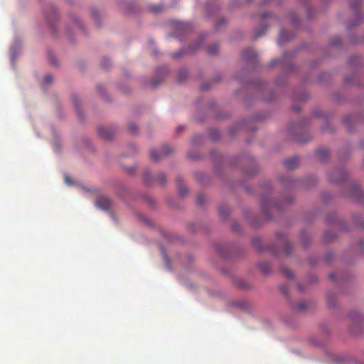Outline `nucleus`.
Instances as JSON below:
<instances>
[{
    "instance_id": "1",
    "label": "nucleus",
    "mask_w": 364,
    "mask_h": 364,
    "mask_svg": "<svg viewBox=\"0 0 364 364\" xmlns=\"http://www.w3.org/2000/svg\"><path fill=\"white\" fill-rule=\"evenodd\" d=\"M171 151L172 149L170 147L166 146L163 148L161 151L159 152L154 149L150 151L149 154L153 161H158L162 158L163 156L171 153Z\"/></svg>"
},
{
    "instance_id": "2",
    "label": "nucleus",
    "mask_w": 364,
    "mask_h": 364,
    "mask_svg": "<svg viewBox=\"0 0 364 364\" xmlns=\"http://www.w3.org/2000/svg\"><path fill=\"white\" fill-rule=\"evenodd\" d=\"M95 205L98 208H100L104 210H107L111 207V201L107 197H99L95 202Z\"/></svg>"
},
{
    "instance_id": "3",
    "label": "nucleus",
    "mask_w": 364,
    "mask_h": 364,
    "mask_svg": "<svg viewBox=\"0 0 364 364\" xmlns=\"http://www.w3.org/2000/svg\"><path fill=\"white\" fill-rule=\"evenodd\" d=\"M97 130L99 134L106 139H111L114 135V131L108 127H99Z\"/></svg>"
},
{
    "instance_id": "4",
    "label": "nucleus",
    "mask_w": 364,
    "mask_h": 364,
    "mask_svg": "<svg viewBox=\"0 0 364 364\" xmlns=\"http://www.w3.org/2000/svg\"><path fill=\"white\" fill-rule=\"evenodd\" d=\"M283 163L287 169L292 170L299 166V159L296 156H294L284 160Z\"/></svg>"
},
{
    "instance_id": "5",
    "label": "nucleus",
    "mask_w": 364,
    "mask_h": 364,
    "mask_svg": "<svg viewBox=\"0 0 364 364\" xmlns=\"http://www.w3.org/2000/svg\"><path fill=\"white\" fill-rule=\"evenodd\" d=\"M290 37H291V35L288 31H287L285 30H282L280 32L279 38H278V43L280 45L284 43Z\"/></svg>"
},
{
    "instance_id": "6",
    "label": "nucleus",
    "mask_w": 364,
    "mask_h": 364,
    "mask_svg": "<svg viewBox=\"0 0 364 364\" xmlns=\"http://www.w3.org/2000/svg\"><path fill=\"white\" fill-rule=\"evenodd\" d=\"M243 56L247 60H254L256 58V53L252 48H247L244 50Z\"/></svg>"
},
{
    "instance_id": "7",
    "label": "nucleus",
    "mask_w": 364,
    "mask_h": 364,
    "mask_svg": "<svg viewBox=\"0 0 364 364\" xmlns=\"http://www.w3.org/2000/svg\"><path fill=\"white\" fill-rule=\"evenodd\" d=\"M316 155H317V157L320 159V160H325L326 158H328V155H329V152L328 150L326 149H320L317 151L316 152Z\"/></svg>"
},
{
    "instance_id": "8",
    "label": "nucleus",
    "mask_w": 364,
    "mask_h": 364,
    "mask_svg": "<svg viewBox=\"0 0 364 364\" xmlns=\"http://www.w3.org/2000/svg\"><path fill=\"white\" fill-rule=\"evenodd\" d=\"M273 205H274L273 204V201L272 200H270V199L264 198L261 200V206H262V210L264 211L265 210L267 207L272 206Z\"/></svg>"
},
{
    "instance_id": "9",
    "label": "nucleus",
    "mask_w": 364,
    "mask_h": 364,
    "mask_svg": "<svg viewBox=\"0 0 364 364\" xmlns=\"http://www.w3.org/2000/svg\"><path fill=\"white\" fill-rule=\"evenodd\" d=\"M267 28L266 26H262L261 28H257L255 31V38L261 37L264 35Z\"/></svg>"
},
{
    "instance_id": "10",
    "label": "nucleus",
    "mask_w": 364,
    "mask_h": 364,
    "mask_svg": "<svg viewBox=\"0 0 364 364\" xmlns=\"http://www.w3.org/2000/svg\"><path fill=\"white\" fill-rule=\"evenodd\" d=\"M281 271L282 274L287 278H292L294 277L293 272L287 267H282Z\"/></svg>"
},
{
    "instance_id": "11",
    "label": "nucleus",
    "mask_w": 364,
    "mask_h": 364,
    "mask_svg": "<svg viewBox=\"0 0 364 364\" xmlns=\"http://www.w3.org/2000/svg\"><path fill=\"white\" fill-rule=\"evenodd\" d=\"M259 269L264 274H268L270 272V265L264 262L259 264Z\"/></svg>"
},
{
    "instance_id": "12",
    "label": "nucleus",
    "mask_w": 364,
    "mask_h": 364,
    "mask_svg": "<svg viewBox=\"0 0 364 364\" xmlns=\"http://www.w3.org/2000/svg\"><path fill=\"white\" fill-rule=\"evenodd\" d=\"M218 46L217 44L211 45L207 48V52L210 55L215 54L218 53Z\"/></svg>"
},
{
    "instance_id": "13",
    "label": "nucleus",
    "mask_w": 364,
    "mask_h": 364,
    "mask_svg": "<svg viewBox=\"0 0 364 364\" xmlns=\"http://www.w3.org/2000/svg\"><path fill=\"white\" fill-rule=\"evenodd\" d=\"M296 309L299 311H304L307 309V303L306 301H301L296 305Z\"/></svg>"
},
{
    "instance_id": "14",
    "label": "nucleus",
    "mask_w": 364,
    "mask_h": 364,
    "mask_svg": "<svg viewBox=\"0 0 364 364\" xmlns=\"http://www.w3.org/2000/svg\"><path fill=\"white\" fill-rule=\"evenodd\" d=\"M137 126L134 124H131L129 126V132L132 134H134L136 133L137 132Z\"/></svg>"
},
{
    "instance_id": "15",
    "label": "nucleus",
    "mask_w": 364,
    "mask_h": 364,
    "mask_svg": "<svg viewBox=\"0 0 364 364\" xmlns=\"http://www.w3.org/2000/svg\"><path fill=\"white\" fill-rule=\"evenodd\" d=\"M150 10L154 12V13H159L160 11H161L162 10V6L161 5H156V6H152L151 8H150Z\"/></svg>"
},
{
    "instance_id": "16",
    "label": "nucleus",
    "mask_w": 364,
    "mask_h": 364,
    "mask_svg": "<svg viewBox=\"0 0 364 364\" xmlns=\"http://www.w3.org/2000/svg\"><path fill=\"white\" fill-rule=\"evenodd\" d=\"M360 6V3L358 1H353L350 4V7L352 9H353L355 11H357L358 8Z\"/></svg>"
},
{
    "instance_id": "17",
    "label": "nucleus",
    "mask_w": 364,
    "mask_h": 364,
    "mask_svg": "<svg viewBox=\"0 0 364 364\" xmlns=\"http://www.w3.org/2000/svg\"><path fill=\"white\" fill-rule=\"evenodd\" d=\"M163 81V78H159V79H156V80H154L151 81V86L152 87H156L158 85H159L160 83H161V82Z\"/></svg>"
},
{
    "instance_id": "18",
    "label": "nucleus",
    "mask_w": 364,
    "mask_h": 364,
    "mask_svg": "<svg viewBox=\"0 0 364 364\" xmlns=\"http://www.w3.org/2000/svg\"><path fill=\"white\" fill-rule=\"evenodd\" d=\"M186 75H187V73H186V71H185V70H182V71H181V72H180V73H179V77H178V80L179 81H182V80H183L185 79V77H186Z\"/></svg>"
},
{
    "instance_id": "19",
    "label": "nucleus",
    "mask_w": 364,
    "mask_h": 364,
    "mask_svg": "<svg viewBox=\"0 0 364 364\" xmlns=\"http://www.w3.org/2000/svg\"><path fill=\"white\" fill-rule=\"evenodd\" d=\"M53 81V77L50 74L46 75L44 77V82L47 84L50 83Z\"/></svg>"
},
{
    "instance_id": "20",
    "label": "nucleus",
    "mask_w": 364,
    "mask_h": 364,
    "mask_svg": "<svg viewBox=\"0 0 364 364\" xmlns=\"http://www.w3.org/2000/svg\"><path fill=\"white\" fill-rule=\"evenodd\" d=\"M48 58H49V60H50L51 64H53V65H58L57 60H56L55 57L54 55H49Z\"/></svg>"
},
{
    "instance_id": "21",
    "label": "nucleus",
    "mask_w": 364,
    "mask_h": 364,
    "mask_svg": "<svg viewBox=\"0 0 364 364\" xmlns=\"http://www.w3.org/2000/svg\"><path fill=\"white\" fill-rule=\"evenodd\" d=\"M149 176L150 173L148 171L144 172V179L146 181V183H149Z\"/></svg>"
},
{
    "instance_id": "22",
    "label": "nucleus",
    "mask_w": 364,
    "mask_h": 364,
    "mask_svg": "<svg viewBox=\"0 0 364 364\" xmlns=\"http://www.w3.org/2000/svg\"><path fill=\"white\" fill-rule=\"evenodd\" d=\"M182 55V52L181 51H179V52H176V53H173L172 55H171V57L174 59H177L181 55Z\"/></svg>"
},
{
    "instance_id": "23",
    "label": "nucleus",
    "mask_w": 364,
    "mask_h": 364,
    "mask_svg": "<svg viewBox=\"0 0 364 364\" xmlns=\"http://www.w3.org/2000/svg\"><path fill=\"white\" fill-rule=\"evenodd\" d=\"M179 191L181 196H184L186 193L187 190L185 187H181Z\"/></svg>"
},
{
    "instance_id": "24",
    "label": "nucleus",
    "mask_w": 364,
    "mask_h": 364,
    "mask_svg": "<svg viewBox=\"0 0 364 364\" xmlns=\"http://www.w3.org/2000/svg\"><path fill=\"white\" fill-rule=\"evenodd\" d=\"M159 180L160 181V183L164 184L165 182V176L164 174H161L159 176Z\"/></svg>"
},
{
    "instance_id": "25",
    "label": "nucleus",
    "mask_w": 364,
    "mask_h": 364,
    "mask_svg": "<svg viewBox=\"0 0 364 364\" xmlns=\"http://www.w3.org/2000/svg\"><path fill=\"white\" fill-rule=\"evenodd\" d=\"M64 180H65V183H68V185L72 184L71 180L70 179V178L68 176H65Z\"/></svg>"
},
{
    "instance_id": "26",
    "label": "nucleus",
    "mask_w": 364,
    "mask_h": 364,
    "mask_svg": "<svg viewBox=\"0 0 364 364\" xmlns=\"http://www.w3.org/2000/svg\"><path fill=\"white\" fill-rule=\"evenodd\" d=\"M340 42H341V39H340V38L336 37V38H335V40L332 42V44H333V45H337V44L340 43Z\"/></svg>"
},
{
    "instance_id": "27",
    "label": "nucleus",
    "mask_w": 364,
    "mask_h": 364,
    "mask_svg": "<svg viewBox=\"0 0 364 364\" xmlns=\"http://www.w3.org/2000/svg\"><path fill=\"white\" fill-rule=\"evenodd\" d=\"M270 16H271V14L269 13H264V14H261V18H267V17H269Z\"/></svg>"
},
{
    "instance_id": "28",
    "label": "nucleus",
    "mask_w": 364,
    "mask_h": 364,
    "mask_svg": "<svg viewBox=\"0 0 364 364\" xmlns=\"http://www.w3.org/2000/svg\"><path fill=\"white\" fill-rule=\"evenodd\" d=\"M198 204L202 205V203H203L202 196H198Z\"/></svg>"
},
{
    "instance_id": "29",
    "label": "nucleus",
    "mask_w": 364,
    "mask_h": 364,
    "mask_svg": "<svg viewBox=\"0 0 364 364\" xmlns=\"http://www.w3.org/2000/svg\"><path fill=\"white\" fill-rule=\"evenodd\" d=\"M201 89H202L203 90H207V89H208V87H207L205 85H202V87H201Z\"/></svg>"
},
{
    "instance_id": "30",
    "label": "nucleus",
    "mask_w": 364,
    "mask_h": 364,
    "mask_svg": "<svg viewBox=\"0 0 364 364\" xmlns=\"http://www.w3.org/2000/svg\"><path fill=\"white\" fill-rule=\"evenodd\" d=\"M220 211L221 214L223 215V217H225L226 215V212H223L222 208L220 209Z\"/></svg>"
},
{
    "instance_id": "31",
    "label": "nucleus",
    "mask_w": 364,
    "mask_h": 364,
    "mask_svg": "<svg viewBox=\"0 0 364 364\" xmlns=\"http://www.w3.org/2000/svg\"><path fill=\"white\" fill-rule=\"evenodd\" d=\"M277 61H278L277 60H272V65H274V64H276V63H277Z\"/></svg>"
},
{
    "instance_id": "32",
    "label": "nucleus",
    "mask_w": 364,
    "mask_h": 364,
    "mask_svg": "<svg viewBox=\"0 0 364 364\" xmlns=\"http://www.w3.org/2000/svg\"><path fill=\"white\" fill-rule=\"evenodd\" d=\"M329 277H330L331 279H333V278L335 277V274H333V273H332V274H329Z\"/></svg>"
},
{
    "instance_id": "33",
    "label": "nucleus",
    "mask_w": 364,
    "mask_h": 364,
    "mask_svg": "<svg viewBox=\"0 0 364 364\" xmlns=\"http://www.w3.org/2000/svg\"><path fill=\"white\" fill-rule=\"evenodd\" d=\"M237 224H234L233 225V229L237 230Z\"/></svg>"
},
{
    "instance_id": "34",
    "label": "nucleus",
    "mask_w": 364,
    "mask_h": 364,
    "mask_svg": "<svg viewBox=\"0 0 364 364\" xmlns=\"http://www.w3.org/2000/svg\"><path fill=\"white\" fill-rule=\"evenodd\" d=\"M77 24L78 25V26H79V27H81V24H80V22H78V21H77Z\"/></svg>"
},
{
    "instance_id": "35",
    "label": "nucleus",
    "mask_w": 364,
    "mask_h": 364,
    "mask_svg": "<svg viewBox=\"0 0 364 364\" xmlns=\"http://www.w3.org/2000/svg\"><path fill=\"white\" fill-rule=\"evenodd\" d=\"M287 255L290 254V252H289V250L288 249H287Z\"/></svg>"
},
{
    "instance_id": "36",
    "label": "nucleus",
    "mask_w": 364,
    "mask_h": 364,
    "mask_svg": "<svg viewBox=\"0 0 364 364\" xmlns=\"http://www.w3.org/2000/svg\"><path fill=\"white\" fill-rule=\"evenodd\" d=\"M355 25H356V23H352V24H350V25L349 26V27H350V26H355Z\"/></svg>"
}]
</instances>
